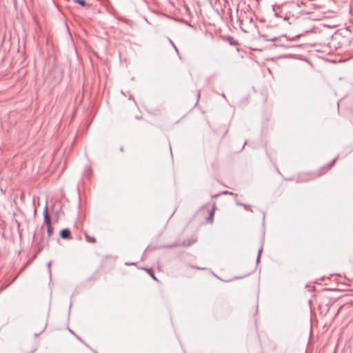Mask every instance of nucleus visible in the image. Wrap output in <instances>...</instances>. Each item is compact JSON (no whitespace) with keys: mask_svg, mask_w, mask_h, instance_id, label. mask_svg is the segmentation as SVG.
I'll list each match as a JSON object with an SVG mask.
<instances>
[{"mask_svg":"<svg viewBox=\"0 0 353 353\" xmlns=\"http://www.w3.org/2000/svg\"><path fill=\"white\" fill-rule=\"evenodd\" d=\"M70 230L68 228H64L61 230L60 232V236L63 239H71L70 236Z\"/></svg>","mask_w":353,"mask_h":353,"instance_id":"f257e3e1","label":"nucleus"},{"mask_svg":"<svg viewBox=\"0 0 353 353\" xmlns=\"http://www.w3.org/2000/svg\"><path fill=\"white\" fill-rule=\"evenodd\" d=\"M43 219H44V223L48 226L49 225H51V220L50 217L48 213V206L47 205L45 207L44 211H43Z\"/></svg>","mask_w":353,"mask_h":353,"instance_id":"f03ea898","label":"nucleus"},{"mask_svg":"<svg viewBox=\"0 0 353 353\" xmlns=\"http://www.w3.org/2000/svg\"><path fill=\"white\" fill-rule=\"evenodd\" d=\"M85 237L88 243H94L96 242V239L93 236H90L88 234H85Z\"/></svg>","mask_w":353,"mask_h":353,"instance_id":"7ed1b4c3","label":"nucleus"},{"mask_svg":"<svg viewBox=\"0 0 353 353\" xmlns=\"http://www.w3.org/2000/svg\"><path fill=\"white\" fill-rule=\"evenodd\" d=\"M47 232H48V235L49 236H50L52 234L53 228H52V225H49L48 226H47Z\"/></svg>","mask_w":353,"mask_h":353,"instance_id":"20e7f679","label":"nucleus"},{"mask_svg":"<svg viewBox=\"0 0 353 353\" xmlns=\"http://www.w3.org/2000/svg\"><path fill=\"white\" fill-rule=\"evenodd\" d=\"M74 1L81 5V6H85L87 5V3L85 0H74Z\"/></svg>","mask_w":353,"mask_h":353,"instance_id":"39448f33","label":"nucleus"},{"mask_svg":"<svg viewBox=\"0 0 353 353\" xmlns=\"http://www.w3.org/2000/svg\"><path fill=\"white\" fill-rule=\"evenodd\" d=\"M148 273L150 274V275L151 276V277L154 279V280H157V278L154 276V275L152 273V271L151 269H145Z\"/></svg>","mask_w":353,"mask_h":353,"instance_id":"423d86ee","label":"nucleus"},{"mask_svg":"<svg viewBox=\"0 0 353 353\" xmlns=\"http://www.w3.org/2000/svg\"><path fill=\"white\" fill-rule=\"evenodd\" d=\"M213 217H214V212H213V211H212V212L209 214V216H208V219H208V221H210V220L211 221V220H212Z\"/></svg>","mask_w":353,"mask_h":353,"instance_id":"0eeeda50","label":"nucleus"},{"mask_svg":"<svg viewBox=\"0 0 353 353\" xmlns=\"http://www.w3.org/2000/svg\"><path fill=\"white\" fill-rule=\"evenodd\" d=\"M262 252V248H261L258 252V256H257V259H256V263H259V260H260V255H261V253Z\"/></svg>","mask_w":353,"mask_h":353,"instance_id":"6e6552de","label":"nucleus"},{"mask_svg":"<svg viewBox=\"0 0 353 353\" xmlns=\"http://www.w3.org/2000/svg\"><path fill=\"white\" fill-rule=\"evenodd\" d=\"M337 158H338V157L334 158V159H333V160H332V161L329 163V165H328V166H327V167H328V168H330L331 166H332V165L334 164V163L336 162V161L337 160Z\"/></svg>","mask_w":353,"mask_h":353,"instance_id":"1a4fd4ad","label":"nucleus"},{"mask_svg":"<svg viewBox=\"0 0 353 353\" xmlns=\"http://www.w3.org/2000/svg\"><path fill=\"white\" fill-rule=\"evenodd\" d=\"M170 43H171L172 46H173V48L175 49L176 52L177 53H179V50L177 49V48L176 47V46L174 45V43L172 42V40L170 39Z\"/></svg>","mask_w":353,"mask_h":353,"instance_id":"9d476101","label":"nucleus"},{"mask_svg":"<svg viewBox=\"0 0 353 353\" xmlns=\"http://www.w3.org/2000/svg\"><path fill=\"white\" fill-rule=\"evenodd\" d=\"M52 261H49L47 264V266L48 268L49 272H50V267H51Z\"/></svg>","mask_w":353,"mask_h":353,"instance_id":"9b49d317","label":"nucleus"},{"mask_svg":"<svg viewBox=\"0 0 353 353\" xmlns=\"http://www.w3.org/2000/svg\"><path fill=\"white\" fill-rule=\"evenodd\" d=\"M223 194H232L233 193L232 192H228V191H224L223 192Z\"/></svg>","mask_w":353,"mask_h":353,"instance_id":"f8f14e48","label":"nucleus"},{"mask_svg":"<svg viewBox=\"0 0 353 353\" xmlns=\"http://www.w3.org/2000/svg\"><path fill=\"white\" fill-rule=\"evenodd\" d=\"M238 205H243L245 209H247V207H248V206H247L246 205H245V204H243V203H238Z\"/></svg>","mask_w":353,"mask_h":353,"instance_id":"ddd939ff","label":"nucleus"},{"mask_svg":"<svg viewBox=\"0 0 353 353\" xmlns=\"http://www.w3.org/2000/svg\"><path fill=\"white\" fill-rule=\"evenodd\" d=\"M135 263H126L125 265H134Z\"/></svg>","mask_w":353,"mask_h":353,"instance_id":"4468645a","label":"nucleus"},{"mask_svg":"<svg viewBox=\"0 0 353 353\" xmlns=\"http://www.w3.org/2000/svg\"><path fill=\"white\" fill-rule=\"evenodd\" d=\"M46 327V323H45L44 327H43V328L42 330V332L45 330Z\"/></svg>","mask_w":353,"mask_h":353,"instance_id":"2eb2a0df","label":"nucleus"},{"mask_svg":"<svg viewBox=\"0 0 353 353\" xmlns=\"http://www.w3.org/2000/svg\"><path fill=\"white\" fill-rule=\"evenodd\" d=\"M77 338L78 339V340H79L80 341L83 342V341L81 340V338H79V336H77Z\"/></svg>","mask_w":353,"mask_h":353,"instance_id":"dca6fc26","label":"nucleus"},{"mask_svg":"<svg viewBox=\"0 0 353 353\" xmlns=\"http://www.w3.org/2000/svg\"><path fill=\"white\" fill-rule=\"evenodd\" d=\"M70 330V332L72 334H74V332H72V330Z\"/></svg>","mask_w":353,"mask_h":353,"instance_id":"f3484780","label":"nucleus"},{"mask_svg":"<svg viewBox=\"0 0 353 353\" xmlns=\"http://www.w3.org/2000/svg\"><path fill=\"white\" fill-rule=\"evenodd\" d=\"M194 268H196L197 270H199L200 268H196V267H194Z\"/></svg>","mask_w":353,"mask_h":353,"instance_id":"a211bd4d","label":"nucleus"},{"mask_svg":"<svg viewBox=\"0 0 353 353\" xmlns=\"http://www.w3.org/2000/svg\"><path fill=\"white\" fill-rule=\"evenodd\" d=\"M95 353H97V352H95Z\"/></svg>","mask_w":353,"mask_h":353,"instance_id":"6ab92c4d","label":"nucleus"}]
</instances>
